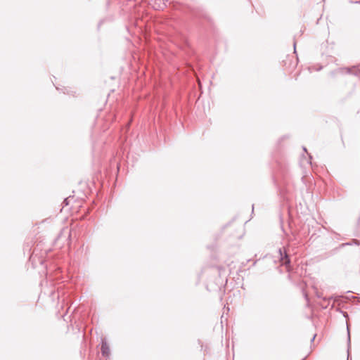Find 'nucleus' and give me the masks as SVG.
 <instances>
[{"mask_svg":"<svg viewBox=\"0 0 360 360\" xmlns=\"http://www.w3.org/2000/svg\"><path fill=\"white\" fill-rule=\"evenodd\" d=\"M278 252L280 255V259L283 263V264L288 265L290 264V259L285 251L283 252L281 249L278 250Z\"/></svg>","mask_w":360,"mask_h":360,"instance_id":"f257e3e1","label":"nucleus"},{"mask_svg":"<svg viewBox=\"0 0 360 360\" xmlns=\"http://www.w3.org/2000/svg\"><path fill=\"white\" fill-rule=\"evenodd\" d=\"M101 353H102L103 356H104L105 357H108L110 355L109 346L108 345L107 342L105 341H104L103 340H102V344H101Z\"/></svg>","mask_w":360,"mask_h":360,"instance_id":"f03ea898","label":"nucleus"},{"mask_svg":"<svg viewBox=\"0 0 360 360\" xmlns=\"http://www.w3.org/2000/svg\"><path fill=\"white\" fill-rule=\"evenodd\" d=\"M295 46H296V43L294 42V49L295 50Z\"/></svg>","mask_w":360,"mask_h":360,"instance_id":"7ed1b4c3","label":"nucleus"},{"mask_svg":"<svg viewBox=\"0 0 360 360\" xmlns=\"http://www.w3.org/2000/svg\"><path fill=\"white\" fill-rule=\"evenodd\" d=\"M315 338V335L312 338L311 341H313Z\"/></svg>","mask_w":360,"mask_h":360,"instance_id":"20e7f679","label":"nucleus"}]
</instances>
